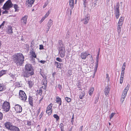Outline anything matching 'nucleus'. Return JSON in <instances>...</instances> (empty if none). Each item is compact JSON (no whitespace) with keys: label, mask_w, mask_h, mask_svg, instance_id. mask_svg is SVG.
<instances>
[{"label":"nucleus","mask_w":131,"mask_h":131,"mask_svg":"<svg viewBox=\"0 0 131 131\" xmlns=\"http://www.w3.org/2000/svg\"><path fill=\"white\" fill-rule=\"evenodd\" d=\"M121 26H117V31L118 34L120 33L121 32Z\"/></svg>","instance_id":"obj_36"},{"label":"nucleus","mask_w":131,"mask_h":131,"mask_svg":"<svg viewBox=\"0 0 131 131\" xmlns=\"http://www.w3.org/2000/svg\"><path fill=\"white\" fill-rule=\"evenodd\" d=\"M94 90V89L93 87H91L89 91V94L91 95H92Z\"/></svg>","instance_id":"obj_27"},{"label":"nucleus","mask_w":131,"mask_h":131,"mask_svg":"<svg viewBox=\"0 0 131 131\" xmlns=\"http://www.w3.org/2000/svg\"><path fill=\"white\" fill-rule=\"evenodd\" d=\"M125 67H126V63L124 62L123 64L122 67H123L125 68Z\"/></svg>","instance_id":"obj_61"},{"label":"nucleus","mask_w":131,"mask_h":131,"mask_svg":"<svg viewBox=\"0 0 131 131\" xmlns=\"http://www.w3.org/2000/svg\"><path fill=\"white\" fill-rule=\"evenodd\" d=\"M99 53H98L97 54V56L96 57V62L95 64V67L94 69V70L95 72H96L97 70V68L98 67V62H99Z\"/></svg>","instance_id":"obj_15"},{"label":"nucleus","mask_w":131,"mask_h":131,"mask_svg":"<svg viewBox=\"0 0 131 131\" xmlns=\"http://www.w3.org/2000/svg\"><path fill=\"white\" fill-rule=\"evenodd\" d=\"M10 130L11 131H20L18 127L14 125L12 127Z\"/></svg>","instance_id":"obj_19"},{"label":"nucleus","mask_w":131,"mask_h":131,"mask_svg":"<svg viewBox=\"0 0 131 131\" xmlns=\"http://www.w3.org/2000/svg\"><path fill=\"white\" fill-rule=\"evenodd\" d=\"M42 90H40L39 92V94L40 95H41L42 94Z\"/></svg>","instance_id":"obj_56"},{"label":"nucleus","mask_w":131,"mask_h":131,"mask_svg":"<svg viewBox=\"0 0 131 131\" xmlns=\"http://www.w3.org/2000/svg\"><path fill=\"white\" fill-rule=\"evenodd\" d=\"M43 114V112H42L40 114V115H39V119H41V118Z\"/></svg>","instance_id":"obj_48"},{"label":"nucleus","mask_w":131,"mask_h":131,"mask_svg":"<svg viewBox=\"0 0 131 131\" xmlns=\"http://www.w3.org/2000/svg\"><path fill=\"white\" fill-rule=\"evenodd\" d=\"M55 64L57 63V67L58 68H61V67L62 66V63H60L57 62L56 61L55 62Z\"/></svg>","instance_id":"obj_28"},{"label":"nucleus","mask_w":131,"mask_h":131,"mask_svg":"<svg viewBox=\"0 0 131 131\" xmlns=\"http://www.w3.org/2000/svg\"><path fill=\"white\" fill-rule=\"evenodd\" d=\"M43 49V46L42 45H39V49L40 50H42Z\"/></svg>","instance_id":"obj_50"},{"label":"nucleus","mask_w":131,"mask_h":131,"mask_svg":"<svg viewBox=\"0 0 131 131\" xmlns=\"http://www.w3.org/2000/svg\"><path fill=\"white\" fill-rule=\"evenodd\" d=\"M88 56H90V58L91 59V61L93 60V59L92 56H91L90 54L88 53L87 51H83L82 52L81 54L80 57L82 59H85Z\"/></svg>","instance_id":"obj_7"},{"label":"nucleus","mask_w":131,"mask_h":131,"mask_svg":"<svg viewBox=\"0 0 131 131\" xmlns=\"http://www.w3.org/2000/svg\"><path fill=\"white\" fill-rule=\"evenodd\" d=\"M59 127L61 129L62 128H63V125L62 124V123H61L60 124V125Z\"/></svg>","instance_id":"obj_51"},{"label":"nucleus","mask_w":131,"mask_h":131,"mask_svg":"<svg viewBox=\"0 0 131 131\" xmlns=\"http://www.w3.org/2000/svg\"><path fill=\"white\" fill-rule=\"evenodd\" d=\"M4 125L6 128L10 130L12 127L13 126L11 123L9 122H7L4 123Z\"/></svg>","instance_id":"obj_12"},{"label":"nucleus","mask_w":131,"mask_h":131,"mask_svg":"<svg viewBox=\"0 0 131 131\" xmlns=\"http://www.w3.org/2000/svg\"><path fill=\"white\" fill-rule=\"evenodd\" d=\"M52 110H47L46 111V112L48 115H50L52 113Z\"/></svg>","instance_id":"obj_37"},{"label":"nucleus","mask_w":131,"mask_h":131,"mask_svg":"<svg viewBox=\"0 0 131 131\" xmlns=\"http://www.w3.org/2000/svg\"><path fill=\"white\" fill-rule=\"evenodd\" d=\"M58 43L59 44V47H62V46H64L62 44V42L61 40H59L58 42Z\"/></svg>","instance_id":"obj_35"},{"label":"nucleus","mask_w":131,"mask_h":131,"mask_svg":"<svg viewBox=\"0 0 131 131\" xmlns=\"http://www.w3.org/2000/svg\"><path fill=\"white\" fill-rule=\"evenodd\" d=\"M89 19L90 18L89 17L85 16V18L82 21H83V23L84 24H86L88 23Z\"/></svg>","instance_id":"obj_20"},{"label":"nucleus","mask_w":131,"mask_h":131,"mask_svg":"<svg viewBox=\"0 0 131 131\" xmlns=\"http://www.w3.org/2000/svg\"><path fill=\"white\" fill-rule=\"evenodd\" d=\"M16 86L18 87H20L22 86V84L21 82H17L16 83Z\"/></svg>","instance_id":"obj_34"},{"label":"nucleus","mask_w":131,"mask_h":131,"mask_svg":"<svg viewBox=\"0 0 131 131\" xmlns=\"http://www.w3.org/2000/svg\"><path fill=\"white\" fill-rule=\"evenodd\" d=\"M6 88L3 84H0V91H4L5 90Z\"/></svg>","instance_id":"obj_25"},{"label":"nucleus","mask_w":131,"mask_h":131,"mask_svg":"<svg viewBox=\"0 0 131 131\" xmlns=\"http://www.w3.org/2000/svg\"><path fill=\"white\" fill-rule=\"evenodd\" d=\"M5 73V71L4 70H2L0 72V77L2 76Z\"/></svg>","instance_id":"obj_38"},{"label":"nucleus","mask_w":131,"mask_h":131,"mask_svg":"<svg viewBox=\"0 0 131 131\" xmlns=\"http://www.w3.org/2000/svg\"><path fill=\"white\" fill-rule=\"evenodd\" d=\"M13 29H12V27L11 26H9L8 27V33L10 34L13 33L12 31Z\"/></svg>","instance_id":"obj_26"},{"label":"nucleus","mask_w":131,"mask_h":131,"mask_svg":"<svg viewBox=\"0 0 131 131\" xmlns=\"http://www.w3.org/2000/svg\"><path fill=\"white\" fill-rule=\"evenodd\" d=\"M53 104L52 103H51L47 107V110H52L51 108Z\"/></svg>","instance_id":"obj_32"},{"label":"nucleus","mask_w":131,"mask_h":131,"mask_svg":"<svg viewBox=\"0 0 131 131\" xmlns=\"http://www.w3.org/2000/svg\"><path fill=\"white\" fill-rule=\"evenodd\" d=\"M59 54L60 56L62 58L65 55V50L64 46H62L59 47L58 49Z\"/></svg>","instance_id":"obj_5"},{"label":"nucleus","mask_w":131,"mask_h":131,"mask_svg":"<svg viewBox=\"0 0 131 131\" xmlns=\"http://www.w3.org/2000/svg\"><path fill=\"white\" fill-rule=\"evenodd\" d=\"M3 117V113L0 112V120L2 119Z\"/></svg>","instance_id":"obj_49"},{"label":"nucleus","mask_w":131,"mask_h":131,"mask_svg":"<svg viewBox=\"0 0 131 131\" xmlns=\"http://www.w3.org/2000/svg\"><path fill=\"white\" fill-rule=\"evenodd\" d=\"M84 95V92H82L80 94V99H82Z\"/></svg>","instance_id":"obj_30"},{"label":"nucleus","mask_w":131,"mask_h":131,"mask_svg":"<svg viewBox=\"0 0 131 131\" xmlns=\"http://www.w3.org/2000/svg\"><path fill=\"white\" fill-rule=\"evenodd\" d=\"M27 18L28 16L27 15H25L21 19V23L26 24V23Z\"/></svg>","instance_id":"obj_17"},{"label":"nucleus","mask_w":131,"mask_h":131,"mask_svg":"<svg viewBox=\"0 0 131 131\" xmlns=\"http://www.w3.org/2000/svg\"><path fill=\"white\" fill-rule=\"evenodd\" d=\"M35 0H27L26 3V5L28 7H31L33 4Z\"/></svg>","instance_id":"obj_14"},{"label":"nucleus","mask_w":131,"mask_h":131,"mask_svg":"<svg viewBox=\"0 0 131 131\" xmlns=\"http://www.w3.org/2000/svg\"><path fill=\"white\" fill-rule=\"evenodd\" d=\"M31 56L32 57H33L34 58L36 57V55L35 53L34 52L32 51L31 53Z\"/></svg>","instance_id":"obj_33"},{"label":"nucleus","mask_w":131,"mask_h":131,"mask_svg":"<svg viewBox=\"0 0 131 131\" xmlns=\"http://www.w3.org/2000/svg\"><path fill=\"white\" fill-rule=\"evenodd\" d=\"M33 98L32 96H29V104L30 105L32 106L33 105Z\"/></svg>","instance_id":"obj_21"},{"label":"nucleus","mask_w":131,"mask_h":131,"mask_svg":"<svg viewBox=\"0 0 131 131\" xmlns=\"http://www.w3.org/2000/svg\"><path fill=\"white\" fill-rule=\"evenodd\" d=\"M56 102L59 104V106L61 105L62 101L61 99L59 97L57 96L56 97Z\"/></svg>","instance_id":"obj_18"},{"label":"nucleus","mask_w":131,"mask_h":131,"mask_svg":"<svg viewBox=\"0 0 131 131\" xmlns=\"http://www.w3.org/2000/svg\"><path fill=\"white\" fill-rule=\"evenodd\" d=\"M106 78L108 80L109 79V78L108 77V75L107 74H106Z\"/></svg>","instance_id":"obj_62"},{"label":"nucleus","mask_w":131,"mask_h":131,"mask_svg":"<svg viewBox=\"0 0 131 131\" xmlns=\"http://www.w3.org/2000/svg\"><path fill=\"white\" fill-rule=\"evenodd\" d=\"M15 110L17 113H20L22 111V108L19 105H16L15 106Z\"/></svg>","instance_id":"obj_11"},{"label":"nucleus","mask_w":131,"mask_h":131,"mask_svg":"<svg viewBox=\"0 0 131 131\" xmlns=\"http://www.w3.org/2000/svg\"><path fill=\"white\" fill-rule=\"evenodd\" d=\"M25 70L29 72H34L32 66L29 64H27L25 66Z\"/></svg>","instance_id":"obj_9"},{"label":"nucleus","mask_w":131,"mask_h":131,"mask_svg":"<svg viewBox=\"0 0 131 131\" xmlns=\"http://www.w3.org/2000/svg\"><path fill=\"white\" fill-rule=\"evenodd\" d=\"M14 7L15 10V11L16 12L18 11V5L16 4H14Z\"/></svg>","instance_id":"obj_31"},{"label":"nucleus","mask_w":131,"mask_h":131,"mask_svg":"<svg viewBox=\"0 0 131 131\" xmlns=\"http://www.w3.org/2000/svg\"><path fill=\"white\" fill-rule=\"evenodd\" d=\"M34 74V72H29L26 71L24 72L23 74L24 77L27 78L30 76L33 75Z\"/></svg>","instance_id":"obj_13"},{"label":"nucleus","mask_w":131,"mask_h":131,"mask_svg":"<svg viewBox=\"0 0 131 131\" xmlns=\"http://www.w3.org/2000/svg\"><path fill=\"white\" fill-rule=\"evenodd\" d=\"M45 17H43L41 19L40 21L41 22H42L44 20V19H45Z\"/></svg>","instance_id":"obj_60"},{"label":"nucleus","mask_w":131,"mask_h":131,"mask_svg":"<svg viewBox=\"0 0 131 131\" xmlns=\"http://www.w3.org/2000/svg\"><path fill=\"white\" fill-rule=\"evenodd\" d=\"M125 68L122 67V71H124Z\"/></svg>","instance_id":"obj_63"},{"label":"nucleus","mask_w":131,"mask_h":131,"mask_svg":"<svg viewBox=\"0 0 131 131\" xmlns=\"http://www.w3.org/2000/svg\"><path fill=\"white\" fill-rule=\"evenodd\" d=\"M115 14L116 19H118L119 16V4L118 3H116V5L114 8Z\"/></svg>","instance_id":"obj_8"},{"label":"nucleus","mask_w":131,"mask_h":131,"mask_svg":"<svg viewBox=\"0 0 131 131\" xmlns=\"http://www.w3.org/2000/svg\"><path fill=\"white\" fill-rule=\"evenodd\" d=\"M53 117L56 119V120L57 121L59 119V118L58 115L56 114H54L53 115Z\"/></svg>","instance_id":"obj_41"},{"label":"nucleus","mask_w":131,"mask_h":131,"mask_svg":"<svg viewBox=\"0 0 131 131\" xmlns=\"http://www.w3.org/2000/svg\"><path fill=\"white\" fill-rule=\"evenodd\" d=\"M123 18L122 17H121L120 18L118 22L123 24Z\"/></svg>","instance_id":"obj_44"},{"label":"nucleus","mask_w":131,"mask_h":131,"mask_svg":"<svg viewBox=\"0 0 131 131\" xmlns=\"http://www.w3.org/2000/svg\"><path fill=\"white\" fill-rule=\"evenodd\" d=\"M110 88L108 86L106 87L104 90V92L105 95L107 96L110 91Z\"/></svg>","instance_id":"obj_16"},{"label":"nucleus","mask_w":131,"mask_h":131,"mask_svg":"<svg viewBox=\"0 0 131 131\" xmlns=\"http://www.w3.org/2000/svg\"><path fill=\"white\" fill-rule=\"evenodd\" d=\"M41 75L44 78L42 81V84L44 85V88L45 89L47 85V79L46 76V75H44L43 76L42 74H41Z\"/></svg>","instance_id":"obj_10"},{"label":"nucleus","mask_w":131,"mask_h":131,"mask_svg":"<svg viewBox=\"0 0 131 131\" xmlns=\"http://www.w3.org/2000/svg\"><path fill=\"white\" fill-rule=\"evenodd\" d=\"M8 11L5 10V11H3L2 12V13L3 14H7L8 13Z\"/></svg>","instance_id":"obj_57"},{"label":"nucleus","mask_w":131,"mask_h":131,"mask_svg":"<svg viewBox=\"0 0 131 131\" xmlns=\"http://www.w3.org/2000/svg\"><path fill=\"white\" fill-rule=\"evenodd\" d=\"M115 113H112L111 114L110 116V118L111 119L114 116V115L115 114Z\"/></svg>","instance_id":"obj_47"},{"label":"nucleus","mask_w":131,"mask_h":131,"mask_svg":"<svg viewBox=\"0 0 131 131\" xmlns=\"http://www.w3.org/2000/svg\"><path fill=\"white\" fill-rule=\"evenodd\" d=\"M69 5L72 9L74 7V0H70Z\"/></svg>","instance_id":"obj_24"},{"label":"nucleus","mask_w":131,"mask_h":131,"mask_svg":"<svg viewBox=\"0 0 131 131\" xmlns=\"http://www.w3.org/2000/svg\"><path fill=\"white\" fill-rule=\"evenodd\" d=\"M39 62L41 63L44 64L46 62V61L44 60H41Z\"/></svg>","instance_id":"obj_55"},{"label":"nucleus","mask_w":131,"mask_h":131,"mask_svg":"<svg viewBox=\"0 0 131 131\" xmlns=\"http://www.w3.org/2000/svg\"><path fill=\"white\" fill-rule=\"evenodd\" d=\"M28 83L29 84V87L31 88L33 86L34 83L33 82L31 81H28Z\"/></svg>","instance_id":"obj_29"},{"label":"nucleus","mask_w":131,"mask_h":131,"mask_svg":"<svg viewBox=\"0 0 131 131\" xmlns=\"http://www.w3.org/2000/svg\"><path fill=\"white\" fill-rule=\"evenodd\" d=\"M74 119V114L73 115V117H72V119H71V122L72 123H73V119Z\"/></svg>","instance_id":"obj_59"},{"label":"nucleus","mask_w":131,"mask_h":131,"mask_svg":"<svg viewBox=\"0 0 131 131\" xmlns=\"http://www.w3.org/2000/svg\"><path fill=\"white\" fill-rule=\"evenodd\" d=\"M13 5L10 0H8L4 5L3 8L5 10H8L10 8L12 7Z\"/></svg>","instance_id":"obj_2"},{"label":"nucleus","mask_w":131,"mask_h":131,"mask_svg":"<svg viewBox=\"0 0 131 131\" xmlns=\"http://www.w3.org/2000/svg\"><path fill=\"white\" fill-rule=\"evenodd\" d=\"M25 124L27 125L28 126H30L31 125V122L29 121H27L25 122Z\"/></svg>","instance_id":"obj_40"},{"label":"nucleus","mask_w":131,"mask_h":131,"mask_svg":"<svg viewBox=\"0 0 131 131\" xmlns=\"http://www.w3.org/2000/svg\"><path fill=\"white\" fill-rule=\"evenodd\" d=\"M83 1V5L84 8L86 7L87 6V2L86 1Z\"/></svg>","instance_id":"obj_39"},{"label":"nucleus","mask_w":131,"mask_h":131,"mask_svg":"<svg viewBox=\"0 0 131 131\" xmlns=\"http://www.w3.org/2000/svg\"><path fill=\"white\" fill-rule=\"evenodd\" d=\"M19 98L24 102H25L27 99V96L25 92L20 90L19 92Z\"/></svg>","instance_id":"obj_4"},{"label":"nucleus","mask_w":131,"mask_h":131,"mask_svg":"<svg viewBox=\"0 0 131 131\" xmlns=\"http://www.w3.org/2000/svg\"><path fill=\"white\" fill-rule=\"evenodd\" d=\"M50 12L49 11V10L43 17H45V18H46L50 14Z\"/></svg>","instance_id":"obj_43"},{"label":"nucleus","mask_w":131,"mask_h":131,"mask_svg":"<svg viewBox=\"0 0 131 131\" xmlns=\"http://www.w3.org/2000/svg\"><path fill=\"white\" fill-rule=\"evenodd\" d=\"M13 59L17 65L22 66L24 61V57L21 53H18L13 56Z\"/></svg>","instance_id":"obj_1"},{"label":"nucleus","mask_w":131,"mask_h":131,"mask_svg":"<svg viewBox=\"0 0 131 131\" xmlns=\"http://www.w3.org/2000/svg\"><path fill=\"white\" fill-rule=\"evenodd\" d=\"M53 21L51 19H50L48 21L47 24V25L48 28H50L52 24Z\"/></svg>","instance_id":"obj_23"},{"label":"nucleus","mask_w":131,"mask_h":131,"mask_svg":"<svg viewBox=\"0 0 131 131\" xmlns=\"http://www.w3.org/2000/svg\"><path fill=\"white\" fill-rule=\"evenodd\" d=\"M15 75L12 74L10 77L9 78L10 81L14 82L16 80V78L15 77Z\"/></svg>","instance_id":"obj_22"},{"label":"nucleus","mask_w":131,"mask_h":131,"mask_svg":"<svg viewBox=\"0 0 131 131\" xmlns=\"http://www.w3.org/2000/svg\"><path fill=\"white\" fill-rule=\"evenodd\" d=\"M129 86L130 85L129 84H128L123 91V92L122 95V98L121 99V101L122 103H123L124 100L127 92L129 89Z\"/></svg>","instance_id":"obj_3"},{"label":"nucleus","mask_w":131,"mask_h":131,"mask_svg":"<svg viewBox=\"0 0 131 131\" xmlns=\"http://www.w3.org/2000/svg\"><path fill=\"white\" fill-rule=\"evenodd\" d=\"M124 71H122L121 75H124Z\"/></svg>","instance_id":"obj_64"},{"label":"nucleus","mask_w":131,"mask_h":131,"mask_svg":"<svg viewBox=\"0 0 131 131\" xmlns=\"http://www.w3.org/2000/svg\"><path fill=\"white\" fill-rule=\"evenodd\" d=\"M34 58L33 57H32L31 58V59L34 62V63H35V59L34 58Z\"/></svg>","instance_id":"obj_58"},{"label":"nucleus","mask_w":131,"mask_h":131,"mask_svg":"<svg viewBox=\"0 0 131 131\" xmlns=\"http://www.w3.org/2000/svg\"><path fill=\"white\" fill-rule=\"evenodd\" d=\"M48 4V3L47 2H46L45 3L44 5L43 6V8H45L46 7V6H47V5Z\"/></svg>","instance_id":"obj_53"},{"label":"nucleus","mask_w":131,"mask_h":131,"mask_svg":"<svg viewBox=\"0 0 131 131\" xmlns=\"http://www.w3.org/2000/svg\"><path fill=\"white\" fill-rule=\"evenodd\" d=\"M122 24H123L122 23H120L118 22V24H117V26H120L122 27Z\"/></svg>","instance_id":"obj_52"},{"label":"nucleus","mask_w":131,"mask_h":131,"mask_svg":"<svg viewBox=\"0 0 131 131\" xmlns=\"http://www.w3.org/2000/svg\"><path fill=\"white\" fill-rule=\"evenodd\" d=\"M5 23V21H3L2 24L0 25V29L2 27V28H3V26H4V24Z\"/></svg>","instance_id":"obj_45"},{"label":"nucleus","mask_w":131,"mask_h":131,"mask_svg":"<svg viewBox=\"0 0 131 131\" xmlns=\"http://www.w3.org/2000/svg\"><path fill=\"white\" fill-rule=\"evenodd\" d=\"M123 78H120V83L122 84V83L123 82Z\"/></svg>","instance_id":"obj_54"},{"label":"nucleus","mask_w":131,"mask_h":131,"mask_svg":"<svg viewBox=\"0 0 131 131\" xmlns=\"http://www.w3.org/2000/svg\"><path fill=\"white\" fill-rule=\"evenodd\" d=\"M56 60L57 61H58L60 62H61L62 61V60L61 59L59 58H57L56 59Z\"/></svg>","instance_id":"obj_46"},{"label":"nucleus","mask_w":131,"mask_h":131,"mask_svg":"<svg viewBox=\"0 0 131 131\" xmlns=\"http://www.w3.org/2000/svg\"><path fill=\"white\" fill-rule=\"evenodd\" d=\"M66 101L68 103L70 102L71 101V99L68 97H66L65 98Z\"/></svg>","instance_id":"obj_42"},{"label":"nucleus","mask_w":131,"mask_h":131,"mask_svg":"<svg viewBox=\"0 0 131 131\" xmlns=\"http://www.w3.org/2000/svg\"><path fill=\"white\" fill-rule=\"evenodd\" d=\"M10 107L9 103L7 102H4L2 105V109L4 111L6 112H8L9 111Z\"/></svg>","instance_id":"obj_6"}]
</instances>
